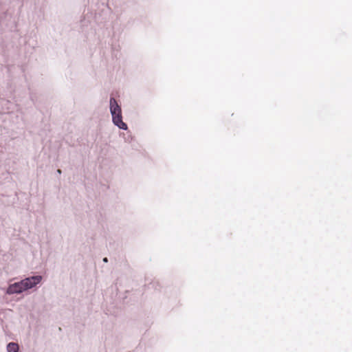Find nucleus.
Returning <instances> with one entry per match:
<instances>
[{
  "instance_id": "2",
  "label": "nucleus",
  "mask_w": 352,
  "mask_h": 352,
  "mask_svg": "<svg viewBox=\"0 0 352 352\" xmlns=\"http://www.w3.org/2000/svg\"><path fill=\"white\" fill-rule=\"evenodd\" d=\"M42 280L41 276H34L29 278H26L23 280V285L25 289V290L28 289H31L33 287L36 286L37 284H38Z\"/></svg>"
},
{
  "instance_id": "5",
  "label": "nucleus",
  "mask_w": 352,
  "mask_h": 352,
  "mask_svg": "<svg viewBox=\"0 0 352 352\" xmlns=\"http://www.w3.org/2000/svg\"><path fill=\"white\" fill-rule=\"evenodd\" d=\"M103 261H104V262H107V258H104L103 259Z\"/></svg>"
},
{
  "instance_id": "4",
  "label": "nucleus",
  "mask_w": 352,
  "mask_h": 352,
  "mask_svg": "<svg viewBox=\"0 0 352 352\" xmlns=\"http://www.w3.org/2000/svg\"><path fill=\"white\" fill-rule=\"evenodd\" d=\"M8 352H18L19 345L14 342H10L7 346Z\"/></svg>"
},
{
  "instance_id": "1",
  "label": "nucleus",
  "mask_w": 352,
  "mask_h": 352,
  "mask_svg": "<svg viewBox=\"0 0 352 352\" xmlns=\"http://www.w3.org/2000/svg\"><path fill=\"white\" fill-rule=\"evenodd\" d=\"M110 111L113 123L120 129L126 130L127 125L122 121L121 108L113 98L110 99Z\"/></svg>"
},
{
  "instance_id": "3",
  "label": "nucleus",
  "mask_w": 352,
  "mask_h": 352,
  "mask_svg": "<svg viewBox=\"0 0 352 352\" xmlns=\"http://www.w3.org/2000/svg\"><path fill=\"white\" fill-rule=\"evenodd\" d=\"M23 285L24 284H23V280L20 282L15 283L14 284L10 285L7 289V293L8 294L21 293L23 291H25V289Z\"/></svg>"
}]
</instances>
